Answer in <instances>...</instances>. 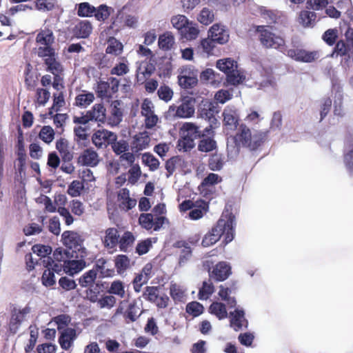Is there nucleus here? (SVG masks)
<instances>
[{
	"instance_id": "nucleus-1",
	"label": "nucleus",
	"mask_w": 353,
	"mask_h": 353,
	"mask_svg": "<svg viewBox=\"0 0 353 353\" xmlns=\"http://www.w3.org/2000/svg\"><path fill=\"white\" fill-rule=\"evenodd\" d=\"M268 133V130H259L252 134L250 128L245 124L239 125L236 134L228 138V157L231 159L236 157L240 152L241 146L251 151L257 150L267 139Z\"/></svg>"
},
{
	"instance_id": "nucleus-2",
	"label": "nucleus",
	"mask_w": 353,
	"mask_h": 353,
	"mask_svg": "<svg viewBox=\"0 0 353 353\" xmlns=\"http://www.w3.org/2000/svg\"><path fill=\"white\" fill-rule=\"evenodd\" d=\"M235 226V216L232 213L226 211L223 213L216 225L211 230L210 232L212 234L217 236V241L222 235H224V241L227 244L234 239Z\"/></svg>"
},
{
	"instance_id": "nucleus-3",
	"label": "nucleus",
	"mask_w": 353,
	"mask_h": 353,
	"mask_svg": "<svg viewBox=\"0 0 353 353\" xmlns=\"http://www.w3.org/2000/svg\"><path fill=\"white\" fill-rule=\"evenodd\" d=\"M217 112L216 107L208 99L202 100L199 104L197 110L198 117L208 121L209 123V126L204 129V134H211L213 132V129L219 126V123L215 115Z\"/></svg>"
},
{
	"instance_id": "nucleus-4",
	"label": "nucleus",
	"mask_w": 353,
	"mask_h": 353,
	"mask_svg": "<svg viewBox=\"0 0 353 353\" xmlns=\"http://www.w3.org/2000/svg\"><path fill=\"white\" fill-rule=\"evenodd\" d=\"M38 47L36 53L39 57L54 54V49L52 47L54 42V37L51 30L45 29L40 31L36 37Z\"/></svg>"
},
{
	"instance_id": "nucleus-5",
	"label": "nucleus",
	"mask_w": 353,
	"mask_h": 353,
	"mask_svg": "<svg viewBox=\"0 0 353 353\" xmlns=\"http://www.w3.org/2000/svg\"><path fill=\"white\" fill-rule=\"evenodd\" d=\"M258 31L260 32L259 38L263 46L268 48L276 49L281 52H285V45L284 39L270 32L263 26L259 27Z\"/></svg>"
},
{
	"instance_id": "nucleus-6",
	"label": "nucleus",
	"mask_w": 353,
	"mask_h": 353,
	"mask_svg": "<svg viewBox=\"0 0 353 353\" xmlns=\"http://www.w3.org/2000/svg\"><path fill=\"white\" fill-rule=\"evenodd\" d=\"M199 71L192 65H186L181 68L178 76L179 85L183 89L194 87L198 83Z\"/></svg>"
},
{
	"instance_id": "nucleus-7",
	"label": "nucleus",
	"mask_w": 353,
	"mask_h": 353,
	"mask_svg": "<svg viewBox=\"0 0 353 353\" xmlns=\"http://www.w3.org/2000/svg\"><path fill=\"white\" fill-rule=\"evenodd\" d=\"M195 104V98L186 96L181 99V103L179 105L170 106V110L175 111L174 115L177 117L189 118L194 114Z\"/></svg>"
},
{
	"instance_id": "nucleus-8",
	"label": "nucleus",
	"mask_w": 353,
	"mask_h": 353,
	"mask_svg": "<svg viewBox=\"0 0 353 353\" xmlns=\"http://www.w3.org/2000/svg\"><path fill=\"white\" fill-rule=\"evenodd\" d=\"M81 250V253H79L76 257L79 258V259H68L63 263V271L65 274L70 276H74V274L80 272L86 266V263L84 258L87 256L88 252L86 248H80Z\"/></svg>"
},
{
	"instance_id": "nucleus-9",
	"label": "nucleus",
	"mask_w": 353,
	"mask_h": 353,
	"mask_svg": "<svg viewBox=\"0 0 353 353\" xmlns=\"http://www.w3.org/2000/svg\"><path fill=\"white\" fill-rule=\"evenodd\" d=\"M291 59L303 63H311L319 57L317 51H307L302 48H292L284 52Z\"/></svg>"
},
{
	"instance_id": "nucleus-10",
	"label": "nucleus",
	"mask_w": 353,
	"mask_h": 353,
	"mask_svg": "<svg viewBox=\"0 0 353 353\" xmlns=\"http://www.w3.org/2000/svg\"><path fill=\"white\" fill-rule=\"evenodd\" d=\"M223 125L228 131H234L239 125V114L234 106H226L222 113Z\"/></svg>"
},
{
	"instance_id": "nucleus-11",
	"label": "nucleus",
	"mask_w": 353,
	"mask_h": 353,
	"mask_svg": "<svg viewBox=\"0 0 353 353\" xmlns=\"http://www.w3.org/2000/svg\"><path fill=\"white\" fill-rule=\"evenodd\" d=\"M63 243L66 248L72 251L76 252L77 250L81 253L80 248H85L82 246L83 239L81 236L76 232L74 231H65L61 235Z\"/></svg>"
},
{
	"instance_id": "nucleus-12",
	"label": "nucleus",
	"mask_w": 353,
	"mask_h": 353,
	"mask_svg": "<svg viewBox=\"0 0 353 353\" xmlns=\"http://www.w3.org/2000/svg\"><path fill=\"white\" fill-rule=\"evenodd\" d=\"M116 139L117 134L107 130H99L92 137V143L97 148H105Z\"/></svg>"
},
{
	"instance_id": "nucleus-13",
	"label": "nucleus",
	"mask_w": 353,
	"mask_h": 353,
	"mask_svg": "<svg viewBox=\"0 0 353 353\" xmlns=\"http://www.w3.org/2000/svg\"><path fill=\"white\" fill-rule=\"evenodd\" d=\"M29 307H25L23 309H19L14 307L11 310V317L9 322V329L10 332L15 334L22 322L25 320L26 316L30 312Z\"/></svg>"
},
{
	"instance_id": "nucleus-14",
	"label": "nucleus",
	"mask_w": 353,
	"mask_h": 353,
	"mask_svg": "<svg viewBox=\"0 0 353 353\" xmlns=\"http://www.w3.org/2000/svg\"><path fill=\"white\" fill-rule=\"evenodd\" d=\"M230 325L236 332L248 328V321L245 317L243 309L236 308L229 314Z\"/></svg>"
},
{
	"instance_id": "nucleus-15",
	"label": "nucleus",
	"mask_w": 353,
	"mask_h": 353,
	"mask_svg": "<svg viewBox=\"0 0 353 353\" xmlns=\"http://www.w3.org/2000/svg\"><path fill=\"white\" fill-rule=\"evenodd\" d=\"M209 37L219 44H225L229 41V31L221 23L214 24L209 30Z\"/></svg>"
},
{
	"instance_id": "nucleus-16",
	"label": "nucleus",
	"mask_w": 353,
	"mask_h": 353,
	"mask_svg": "<svg viewBox=\"0 0 353 353\" xmlns=\"http://www.w3.org/2000/svg\"><path fill=\"white\" fill-rule=\"evenodd\" d=\"M123 110L122 102L119 100H114L110 104V114L106 119L108 123L112 126H117L123 120Z\"/></svg>"
},
{
	"instance_id": "nucleus-17",
	"label": "nucleus",
	"mask_w": 353,
	"mask_h": 353,
	"mask_svg": "<svg viewBox=\"0 0 353 353\" xmlns=\"http://www.w3.org/2000/svg\"><path fill=\"white\" fill-rule=\"evenodd\" d=\"M230 274L231 267L225 261L218 263L212 271L209 270V275L210 278L214 279L217 281H225Z\"/></svg>"
},
{
	"instance_id": "nucleus-18",
	"label": "nucleus",
	"mask_w": 353,
	"mask_h": 353,
	"mask_svg": "<svg viewBox=\"0 0 353 353\" xmlns=\"http://www.w3.org/2000/svg\"><path fill=\"white\" fill-rule=\"evenodd\" d=\"M87 112L90 121L97 122L99 125L106 121V109L103 103L94 104Z\"/></svg>"
},
{
	"instance_id": "nucleus-19",
	"label": "nucleus",
	"mask_w": 353,
	"mask_h": 353,
	"mask_svg": "<svg viewBox=\"0 0 353 353\" xmlns=\"http://www.w3.org/2000/svg\"><path fill=\"white\" fill-rule=\"evenodd\" d=\"M99 157L92 148L85 150L79 157V163L83 165L94 167L98 165Z\"/></svg>"
},
{
	"instance_id": "nucleus-20",
	"label": "nucleus",
	"mask_w": 353,
	"mask_h": 353,
	"mask_svg": "<svg viewBox=\"0 0 353 353\" xmlns=\"http://www.w3.org/2000/svg\"><path fill=\"white\" fill-rule=\"evenodd\" d=\"M77 338V332L74 328L68 327L61 333L59 343L63 350H68Z\"/></svg>"
},
{
	"instance_id": "nucleus-21",
	"label": "nucleus",
	"mask_w": 353,
	"mask_h": 353,
	"mask_svg": "<svg viewBox=\"0 0 353 353\" xmlns=\"http://www.w3.org/2000/svg\"><path fill=\"white\" fill-rule=\"evenodd\" d=\"M344 163L348 172L353 174V137L347 138L344 148Z\"/></svg>"
},
{
	"instance_id": "nucleus-22",
	"label": "nucleus",
	"mask_w": 353,
	"mask_h": 353,
	"mask_svg": "<svg viewBox=\"0 0 353 353\" xmlns=\"http://www.w3.org/2000/svg\"><path fill=\"white\" fill-rule=\"evenodd\" d=\"M181 132L182 135L192 139L193 141L208 134L206 133L204 134V130L201 133L199 128L193 123H185L181 128Z\"/></svg>"
},
{
	"instance_id": "nucleus-23",
	"label": "nucleus",
	"mask_w": 353,
	"mask_h": 353,
	"mask_svg": "<svg viewBox=\"0 0 353 353\" xmlns=\"http://www.w3.org/2000/svg\"><path fill=\"white\" fill-rule=\"evenodd\" d=\"M103 243L107 248H114L119 244V235L117 228H110L105 230Z\"/></svg>"
},
{
	"instance_id": "nucleus-24",
	"label": "nucleus",
	"mask_w": 353,
	"mask_h": 353,
	"mask_svg": "<svg viewBox=\"0 0 353 353\" xmlns=\"http://www.w3.org/2000/svg\"><path fill=\"white\" fill-rule=\"evenodd\" d=\"M42 58L44 59V63L47 66V71L51 72L53 75L60 74L62 72V65L57 60L55 53L46 55L45 57Z\"/></svg>"
},
{
	"instance_id": "nucleus-25",
	"label": "nucleus",
	"mask_w": 353,
	"mask_h": 353,
	"mask_svg": "<svg viewBox=\"0 0 353 353\" xmlns=\"http://www.w3.org/2000/svg\"><path fill=\"white\" fill-rule=\"evenodd\" d=\"M332 90L335 92V99H334V113L335 115L341 116L343 110L341 106L342 101V88L340 85L335 81L334 79H332Z\"/></svg>"
},
{
	"instance_id": "nucleus-26",
	"label": "nucleus",
	"mask_w": 353,
	"mask_h": 353,
	"mask_svg": "<svg viewBox=\"0 0 353 353\" xmlns=\"http://www.w3.org/2000/svg\"><path fill=\"white\" fill-rule=\"evenodd\" d=\"M92 30V26L90 21L87 20L81 21L74 28L75 35L78 38L85 39L90 36Z\"/></svg>"
},
{
	"instance_id": "nucleus-27",
	"label": "nucleus",
	"mask_w": 353,
	"mask_h": 353,
	"mask_svg": "<svg viewBox=\"0 0 353 353\" xmlns=\"http://www.w3.org/2000/svg\"><path fill=\"white\" fill-rule=\"evenodd\" d=\"M199 33L197 25L188 21L183 28L180 31L181 36L187 40L195 39Z\"/></svg>"
},
{
	"instance_id": "nucleus-28",
	"label": "nucleus",
	"mask_w": 353,
	"mask_h": 353,
	"mask_svg": "<svg viewBox=\"0 0 353 353\" xmlns=\"http://www.w3.org/2000/svg\"><path fill=\"white\" fill-rule=\"evenodd\" d=\"M150 138L146 132L137 134L133 141L132 147L136 152L146 149L150 144Z\"/></svg>"
},
{
	"instance_id": "nucleus-29",
	"label": "nucleus",
	"mask_w": 353,
	"mask_h": 353,
	"mask_svg": "<svg viewBox=\"0 0 353 353\" xmlns=\"http://www.w3.org/2000/svg\"><path fill=\"white\" fill-rule=\"evenodd\" d=\"M97 277V270L92 269L85 272L79 279V283L82 288H88L95 283Z\"/></svg>"
},
{
	"instance_id": "nucleus-30",
	"label": "nucleus",
	"mask_w": 353,
	"mask_h": 353,
	"mask_svg": "<svg viewBox=\"0 0 353 353\" xmlns=\"http://www.w3.org/2000/svg\"><path fill=\"white\" fill-rule=\"evenodd\" d=\"M184 164V159L179 156H175L168 159L165 163V169L168 172L167 177H170L176 168H183Z\"/></svg>"
},
{
	"instance_id": "nucleus-31",
	"label": "nucleus",
	"mask_w": 353,
	"mask_h": 353,
	"mask_svg": "<svg viewBox=\"0 0 353 353\" xmlns=\"http://www.w3.org/2000/svg\"><path fill=\"white\" fill-rule=\"evenodd\" d=\"M216 67L227 75L237 68V63L233 59L226 58L218 60Z\"/></svg>"
},
{
	"instance_id": "nucleus-32",
	"label": "nucleus",
	"mask_w": 353,
	"mask_h": 353,
	"mask_svg": "<svg viewBox=\"0 0 353 353\" xmlns=\"http://www.w3.org/2000/svg\"><path fill=\"white\" fill-rule=\"evenodd\" d=\"M210 312L215 315L219 320L228 316L225 304L219 302L212 303L209 307Z\"/></svg>"
},
{
	"instance_id": "nucleus-33",
	"label": "nucleus",
	"mask_w": 353,
	"mask_h": 353,
	"mask_svg": "<svg viewBox=\"0 0 353 353\" xmlns=\"http://www.w3.org/2000/svg\"><path fill=\"white\" fill-rule=\"evenodd\" d=\"M316 14L315 12L308 10L301 11L299 14V22L304 27L313 26Z\"/></svg>"
},
{
	"instance_id": "nucleus-34",
	"label": "nucleus",
	"mask_w": 353,
	"mask_h": 353,
	"mask_svg": "<svg viewBox=\"0 0 353 353\" xmlns=\"http://www.w3.org/2000/svg\"><path fill=\"white\" fill-rule=\"evenodd\" d=\"M135 239L130 232H125L119 240V248L123 252H128L131 248Z\"/></svg>"
},
{
	"instance_id": "nucleus-35",
	"label": "nucleus",
	"mask_w": 353,
	"mask_h": 353,
	"mask_svg": "<svg viewBox=\"0 0 353 353\" xmlns=\"http://www.w3.org/2000/svg\"><path fill=\"white\" fill-rule=\"evenodd\" d=\"M94 100V96L92 92H83L78 94L75 98L76 105L81 108H86Z\"/></svg>"
},
{
	"instance_id": "nucleus-36",
	"label": "nucleus",
	"mask_w": 353,
	"mask_h": 353,
	"mask_svg": "<svg viewBox=\"0 0 353 353\" xmlns=\"http://www.w3.org/2000/svg\"><path fill=\"white\" fill-rule=\"evenodd\" d=\"M153 72L152 66L147 64L140 65L137 69V81L139 83H143L150 77Z\"/></svg>"
},
{
	"instance_id": "nucleus-37",
	"label": "nucleus",
	"mask_w": 353,
	"mask_h": 353,
	"mask_svg": "<svg viewBox=\"0 0 353 353\" xmlns=\"http://www.w3.org/2000/svg\"><path fill=\"white\" fill-rule=\"evenodd\" d=\"M174 44V37L170 32H167L159 38V48L163 50H168L172 48Z\"/></svg>"
},
{
	"instance_id": "nucleus-38",
	"label": "nucleus",
	"mask_w": 353,
	"mask_h": 353,
	"mask_svg": "<svg viewBox=\"0 0 353 353\" xmlns=\"http://www.w3.org/2000/svg\"><path fill=\"white\" fill-rule=\"evenodd\" d=\"M216 148V142L211 137H203L199 142L198 150L202 152H209Z\"/></svg>"
},
{
	"instance_id": "nucleus-39",
	"label": "nucleus",
	"mask_w": 353,
	"mask_h": 353,
	"mask_svg": "<svg viewBox=\"0 0 353 353\" xmlns=\"http://www.w3.org/2000/svg\"><path fill=\"white\" fill-rule=\"evenodd\" d=\"M224 157L221 154H214L209 159L208 165L211 170L219 171L224 165Z\"/></svg>"
},
{
	"instance_id": "nucleus-40",
	"label": "nucleus",
	"mask_w": 353,
	"mask_h": 353,
	"mask_svg": "<svg viewBox=\"0 0 353 353\" xmlns=\"http://www.w3.org/2000/svg\"><path fill=\"white\" fill-rule=\"evenodd\" d=\"M77 15L81 17H90L93 16L95 7L88 2L80 3L77 5Z\"/></svg>"
},
{
	"instance_id": "nucleus-41",
	"label": "nucleus",
	"mask_w": 353,
	"mask_h": 353,
	"mask_svg": "<svg viewBox=\"0 0 353 353\" xmlns=\"http://www.w3.org/2000/svg\"><path fill=\"white\" fill-rule=\"evenodd\" d=\"M96 92L97 94L98 97L101 99L109 98L113 94L111 92L110 87L109 86V83L105 81H99L97 82L96 87Z\"/></svg>"
},
{
	"instance_id": "nucleus-42",
	"label": "nucleus",
	"mask_w": 353,
	"mask_h": 353,
	"mask_svg": "<svg viewBox=\"0 0 353 353\" xmlns=\"http://www.w3.org/2000/svg\"><path fill=\"white\" fill-rule=\"evenodd\" d=\"M170 294L175 301H183L185 296V289L176 283L170 285Z\"/></svg>"
},
{
	"instance_id": "nucleus-43",
	"label": "nucleus",
	"mask_w": 353,
	"mask_h": 353,
	"mask_svg": "<svg viewBox=\"0 0 353 353\" xmlns=\"http://www.w3.org/2000/svg\"><path fill=\"white\" fill-rule=\"evenodd\" d=\"M129 63L128 61L124 58L121 61L116 63L115 65L111 69L110 74L112 75L123 76L129 72Z\"/></svg>"
},
{
	"instance_id": "nucleus-44",
	"label": "nucleus",
	"mask_w": 353,
	"mask_h": 353,
	"mask_svg": "<svg viewBox=\"0 0 353 353\" xmlns=\"http://www.w3.org/2000/svg\"><path fill=\"white\" fill-rule=\"evenodd\" d=\"M214 290V285L210 281H203L202 287L199 291V299L200 300H207L213 294Z\"/></svg>"
},
{
	"instance_id": "nucleus-45",
	"label": "nucleus",
	"mask_w": 353,
	"mask_h": 353,
	"mask_svg": "<svg viewBox=\"0 0 353 353\" xmlns=\"http://www.w3.org/2000/svg\"><path fill=\"white\" fill-rule=\"evenodd\" d=\"M194 145V141L182 135L177 141L176 148L180 152H187L190 151Z\"/></svg>"
},
{
	"instance_id": "nucleus-46",
	"label": "nucleus",
	"mask_w": 353,
	"mask_h": 353,
	"mask_svg": "<svg viewBox=\"0 0 353 353\" xmlns=\"http://www.w3.org/2000/svg\"><path fill=\"white\" fill-rule=\"evenodd\" d=\"M227 81L229 84L232 85H237L242 83L245 79V76L240 70L235 69L230 73L226 75Z\"/></svg>"
},
{
	"instance_id": "nucleus-47",
	"label": "nucleus",
	"mask_w": 353,
	"mask_h": 353,
	"mask_svg": "<svg viewBox=\"0 0 353 353\" xmlns=\"http://www.w3.org/2000/svg\"><path fill=\"white\" fill-rule=\"evenodd\" d=\"M197 19L203 25L208 26L214 19V12L208 8H203L200 12Z\"/></svg>"
},
{
	"instance_id": "nucleus-48",
	"label": "nucleus",
	"mask_w": 353,
	"mask_h": 353,
	"mask_svg": "<svg viewBox=\"0 0 353 353\" xmlns=\"http://www.w3.org/2000/svg\"><path fill=\"white\" fill-rule=\"evenodd\" d=\"M32 250L33 253L36 254L38 256L41 258L47 257L48 263L50 264L49 261L50 258L48 256L52 252V248L50 246L40 244L34 245L32 246Z\"/></svg>"
},
{
	"instance_id": "nucleus-49",
	"label": "nucleus",
	"mask_w": 353,
	"mask_h": 353,
	"mask_svg": "<svg viewBox=\"0 0 353 353\" xmlns=\"http://www.w3.org/2000/svg\"><path fill=\"white\" fill-rule=\"evenodd\" d=\"M106 53L117 56L123 51V45L118 40L112 38L108 41V45L106 48Z\"/></svg>"
},
{
	"instance_id": "nucleus-50",
	"label": "nucleus",
	"mask_w": 353,
	"mask_h": 353,
	"mask_svg": "<svg viewBox=\"0 0 353 353\" xmlns=\"http://www.w3.org/2000/svg\"><path fill=\"white\" fill-rule=\"evenodd\" d=\"M142 161L151 171L157 170L159 166V160L150 153H144L142 155Z\"/></svg>"
},
{
	"instance_id": "nucleus-51",
	"label": "nucleus",
	"mask_w": 353,
	"mask_h": 353,
	"mask_svg": "<svg viewBox=\"0 0 353 353\" xmlns=\"http://www.w3.org/2000/svg\"><path fill=\"white\" fill-rule=\"evenodd\" d=\"M73 250L70 251L68 248L63 249L62 248H57L53 253L54 259L57 261H67L70 257H72Z\"/></svg>"
},
{
	"instance_id": "nucleus-52",
	"label": "nucleus",
	"mask_w": 353,
	"mask_h": 353,
	"mask_svg": "<svg viewBox=\"0 0 353 353\" xmlns=\"http://www.w3.org/2000/svg\"><path fill=\"white\" fill-rule=\"evenodd\" d=\"M113 152L117 154L120 155L125 152H127L129 149V145L127 141L124 139H121L119 141H113L110 143Z\"/></svg>"
},
{
	"instance_id": "nucleus-53",
	"label": "nucleus",
	"mask_w": 353,
	"mask_h": 353,
	"mask_svg": "<svg viewBox=\"0 0 353 353\" xmlns=\"http://www.w3.org/2000/svg\"><path fill=\"white\" fill-rule=\"evenodd\" d=\"M153 222L154 214L151 213H143L139 216V224L147 230H152L154 228Z\"/></svg>"
},
{
	"instance_id": "nucleus-54",
	"label": "nucleus",
	"mask_w": 353,
	"mask_h": 353,
	"mask_svg": "<svg viewBox=\"0 0 353 353\" xmlns=\"http://www.w3.org/2000/svg\"><path fill=\"white\" fill-rule=\"evenodd\" d=\"M111 8L106 5H100L98 8H95L93 15L98 21H104L107 19L110 14Z\"/></svg>"
},
{
	"instance_id": "nucleus-55",
	"label": "nucleus",
	"mask_w": 353,
	"mask_h": 353,
	"mask_svg": "<svg viewBox=\"0 0 353 353\" xmlns=\"http://www.w3.org/2000/svg\"><path fill=\"white\" fill-rule=\"evenodd\" d=\"M84 186L82 182L74 180L69 185L67 192L72 197L79 196Z\"/></svg>"
},
{
	"instance_id": "nucleus-56",
	"label": "nucleus",
	"mask_w": 353,
	"mask_h": 353,
	"mask_svg": "<svg viewBox=\"0 0 353 353\" xmlns=\"http://www.w3.org/2000/svg\"><path fill=\"white\" fill-rule=\"evenodd\" d=\"M108 292L110 294L117 295L120 298H123L125 296L123 283L120 281H113L111 283Z\"/></svg>"
},
{
	"instance_id": "nucleus-57",
	"label": "nucleus",
	"mask_w": 353,
	"mask_h": 353,
	"mask_svg": "<svg viewBox=\"0 0 353 353\" xmlns=\"http://www.w3.org/2000/svg\"><path fill=\"white\" fill-rule=\"evenodd\" d=\"M55 6V0H36V8L42 12H48L54 9Z\"/></svg>"
},
{
	"instance_id": "nucleus-58",
	"label": "nucleus",
	"mask_w": 353,
	"mask_h": 353,
	"mask_svg": "<svg viewBox=\"0 0 353 353\" xmlns=\"http://www.w3.org/2000/svg\"><path fill=\"white\" fill-rule=\"evenodd\" d=\"M54 136V130L50 126H43L39 134V138L46 143H51Z\"/></svg>"
},
{
	"instance_id": "nucleus-59",
	"label": "nucleus",
	"mask_w": 353,
	"mask_h": 353,
	"mask_svg": "<svg viewBox=\"0 0 353 353\" xmlns=\"http://www.w3.org/2000/svg\"><path fill=\"white\" fill-rule=\"evenodd\" d=\"M159 296V287L148 286L143 294V297L150 301L154 303Z\"/></svg>"
},
{
	"instance_id": "nucleus-60",
	"label": "nucleus",
	"mask_w": 353,
	"mask_h": 353,
	"mask_svg": "<svg viewBox=\"0 0 353 353\" xmlns=\"http://www.w3.org/2000/svg\"><path fill=\"white\" fill-rule=\"evenodd\" d=\"M185 310L187 313L193 316H198L203 312V306L196 301H192L186 305Z\"/></svg>"
},
{
	"instance_id": "nucleus-61",
	"label": "nucleus",
	"mask_w": 353,
	"mask_h": 353,
	"mask_svg": "<svg viewBox=\"0 0 353 353\" xmlns=\"http://www.w3.org/2000/svg\"><path fill=\"white\" fill-rule=\"evenodd\" d=\"M130 265V259L125 255H118L115 259V267L117 269L118 272L125 270Z\"/></svg>"
},
{
	"instance_id": "nucleus-62",
	"label": "nucleus",
	"mask_w": 353,
	"mask_h": 353,
	"mask_svg": "<svg viewBox=\"0 0 353 353\" xmlns=\"http://www.w3.org/2000/svg\"><path fill=\"white\" fill-rule=\"evenodd\" d=\"M116 303V298L112 295H105L98 300V305L101 308L110 309Z\"/></svg>"
},
{
	"instance_id": "nucleus-63",
	"label": "nucleus",
	"mask_w": 353,
	"mask_h": 353,
	"mask_svg": "<svg viewBox=\"0 0 353 353\" xmlns=\"http://www.w3.org/2000/svg\"><path fill=\"white\" fill-rule=\"evenodd\" d=\"M188 21V18L182 14L174 16L171 19V23L173 27L178 30L179 33L183 28L185 25L187 24Z\"/></svg>"
},
{
	"instance_id": "nucleus-64",
	"label": "nucleus",
	"mask_w": 353,
	"mask_h": 353,
	"mask_svg": "<svg viewBox=\"0 0 353 353\" xmlns=\"http://www.w3.org/2000/svg\"><path fill=\"white\" fill-rule=\"evenodd\" d=\"M141 168L138 164L132 165L128 171V182L132 184L137 183L141 176Z\"/></svg>"
}]
</instances>
